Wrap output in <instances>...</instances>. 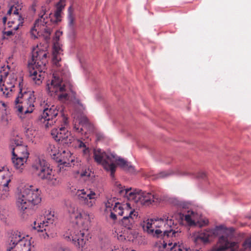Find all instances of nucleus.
<instances>
[{
	"label": "nucleus",
	"instance_id": "f257e3e1",
	"mask_svg": "<svg viewBox=\"0 0 251 251\" xmlns=\"http://www.w3.org/2000/svg\"><path fill=\"white\" fill-rule=\"evenodd\" d=\"M172 217L163 215L159 219H148L144 222L143 228L154 237L162 238V242L159 245L160 251H182L176 241L181 232L176 230Z\"/></svg>",
	"mask_w": 251,
	"mask_h": 251
},
{
	"label": "nucleus",
	"instance_id": "f03ea898",
	"mask_svg": "<svg viewBox=\"0 0 251 251\" xmlns=\"http://www.w3.org/2000/svg\"><path fill=\"white\" fill-rule=\"evenodd\" d=\"M65 5V0H59L57 2L53 15L54 19L51 17L52 13L50 12V6L48 4L42 6L39 13V18L36 20L34 26L30 30L32 37L34 39L41 36L46 38L49 37L51 32V25L58 23L61 21Z\"/></svg>",
	"mask_w": 251,
	"mask_h": 251
},
{
	"label": "nucleus",
	"instance_id": "7ed1b4c3",
	"mask_svg": "<svg viewBox=\"0 0 251 251\" xmlns=\"http://www.w3.org/2000/svg\"><path fill=\"white\" fill-rule=\"evenodd\" d=\"M68 211L71 217L76 220L77 225H81L84 228L82 230L75 229L70 232L69 236L66 238L72 241L74 245L84 251L88 244V232L87 228L91 221L92 215L78 207L74 203H70L68 206Z\"/></svg>",
	"mask_w": 251,
	"mask_h": 251
},
{
	"label": "nucleus",
	"instance_id": "20e7f679",
	"mask_svg": "<svg viewBox=\"0 0 251 251\" xmlns=\"http://www.w3.org/2000/svg\"><path fill=\"white\" fill-rule=\"evenodd\" d=\"M48 62L47 52L38 47L32 52L31 59L28 62L30 77L37 85H40L45 76L46 65Z\"/></svg>",
	"mask_w": 251,
	"mask_h": 251
},
{
	"label": "nucleus",
	"instance_id": "39448f33",
	"mask_svg": "<svg viewBox=\"0 0 251 251\" xmlns=\"http://www.w3.org/2000/svg\"><path fill=\"white\" fill-rule=\"evenodd\" d=\"M94 158L96 162L101 164L105 170L110 172L112 178L114 177L116 168L115 162H117V165L125 171L131 173L135 172L134 167L124 159L118 158L112 154H107L100 149L94 150Z\"/></svg>",
	"mask_w": 251,
	"mask_h": 251
},
{
	"label": "nucleus",
	"instance_id": "423d86ee",
	"mask_svg": "<svg viewBox=\"0 0 251 251\" xmlns=\"http://www.w3.org/2000/svg\"><path fill=\"white\" fill-rule=\"evenodd\" d=\"M41 191L32 186L25 187L20 189L17 196V205L22 212L31 208L33 205L40 203Z\"/></svg>",
	"mask_w": 251,
	"mask_h": 251
},
{
	"label": "nucleus",
	"instance_id": "0eeeda50",
	"mask_svg": "<svg viewBox=\"0 0 251 251\" xmlns=\"http://www.w3.org/2000/svg\"><path fill=\"white\" fill-rule=\"evenodd\" d=\"M31 172L38 178L46 180L50 185H57L59 180L53 174L52 169L50 164L42 158H37L31 166Z\"/></svg>",
	"mask_w": 251,
	"mask_h": 251
},
{
	"label": "nucleus",
	"instance_id": "6e6552de",
	"mask_svg": "<svg viewBox=\"0 0 251 251\" xmlns=\"http://www.w3.org/2000/svg\"><path fill=\"white\" fill-rule=\"evenodd\" d=\"M120 193L130 201L139 203L140 204L149 206L153 202H158V196L151 193L142 192L141 191H132L131 188L122 189Z\"/></svg>",
	"mask_w": 251,
	"mask_h": 251
},
{
	"label": "nucleus",
	"instance_id": "1a4fd4ad",
	"mask_svg": "<svg viewBox=\"0 0 251 251\" xmlns=\"http://www.w3.org/2000/svg\"><path fill=\"white\" fill-rule=\"evenodd\" d=\"M31 238L28 235L23 236L20 232L15 231L9 237L7 251H30Z\"/></svg>",
	"mask_w": 251,
	"mask_h": 251
},
{
	"label": "nucleus",
	"instance_id": "9d476101",
	"mask_svg": "<svg viewBox=\"0 0 251 251\" xmlns=\"http://www.w3.org/2000/svg\"><path fill=\"white\" fill-rule=\"evenodd\" d=\"M19 94L15 100L16 107L21 113H31L34 109L35 98L31 92H22L21 83H19Z\"/></svg>",
	"mask_w": 251,
	"mask_h": 251
},
{
	"label": "nucleus",
	"instance_id": "9b49d317",
	"mask_svg": "<svg viewBox=\"0 0 251 251\" xmlns=\"http://www.w3.org/2000/svg\"><path fill=\"white\" fill-rule=\"evenodd\" d=\"M22 82H17V77L14 74H9L8 73L3 70L0 72V88L3 94L6 97L11 96L13 91H15L16 86L19 88V83ZM22 88V87L21 86Z\"/></svg>",
	"mask_w": 251,
	"mask_h": 251
},
{
	"label": "nucleus",
	"instance_id": "f8f14e48",
	"mask_svg": "<svg viewBox=\"0 0 251 251\" xmlns=\"http://www.w3.org/2000/svg\"><path fill=\"white\" fill-rule=\"evenodd\" d=\"M53 212L48 210L45 212L44 220L37 222L35 221L33 228L37 230L39 236L44 239L49 237V234L54 227Z\"/></svg>",
	"mask_w": 251,
	"mask_h": 251
},
{
	"label": "nucleus",
	"instance_id": "ddd939ff",
	"mask_svg": "<svg viewBox=\"0 0 251 251\" xmlns=\"http://www.w3.org/2000/svg\"><path fill=\"white\" fill-rule=\"evenodd\" d=\"M61 114L63 125L59 128H53L51 131V135L56 141L60 142L63 145L69 146L73 141L74 137L65 126L68 123L67 118L62 113Z\"/></svg>",
	"mask_w": 251,
	"mask_h": 251
},
{
	"label": "nucleus",
	"instance_id": "4468645a",
	"mask_svg": "<svg viewBox=\"0 0 251 251\" xmlns=\"http://www.w3.org/2000/svg\"><path fill=\"white\" fill-rule=\"evenodd\" d=\"M72 194L75 195L79 202L88 207H92L96 204L97 199L95 192L89 189H77L74 187H70Z\"/></svg>",
	"mask_w": 251,
	"mask_h": 251
},
{
	"label": "nucleus",
	"instance_id": "2eb2a0df",
	"mask_svg": "<svg viewBox=\"0 0 251 251\" xmlns=\"http://www.w3.org/2000/svg\"><path fill=\"white\" fill-rule=\"evenodd\" d=\"M224 230V226H220L213 229H207L196 233L192 237V240L196 245L206 244L210 240L222 234Z\"/></svg>",
	"mask_w": 251,
	"mask_h": 251
},
{
	"label": "nucleus",
	"instance_id": "dca6fc26",
	"mask_svg": "<svg viewBox=\"0 0 251 251\" xmlns=\"http://www.w3.org/2000/svg\"><path fill=\"white\" fill-rule=\"evenodd\" d=\"M58 112L59 110L54 105L47 107L39 117V121L44 124L46 128H49L56 122L55 118L58 114Z\"/></svg>",
	"mask_w": 251,
	"mask_h": 251
},
{
	"label": "nucleus",
	"instance_id": "f3484780",
	"mask_svg": "<svg viewBox=\"0 0 251 251\" xmlns=\"http://www.w3.org/2000/svg\"><path fill=\"white\" fill-rule=\"evenodd\" d=\"M13 175L7 171H3L0 169V199H5L9 195V189L11 186Z\"/></svg>",
	"mask_w": 251,
	"mask_h": 251
},
{
	"label": "nucleus",
	"instance_id": "a211bd4d",
	"mask_svg": "<svg viewBox=\"0 0 251 251\" xmlns=\"http://www.w3.org/2000/svg\"><path fill=\"white\" fill-rule=\"evenodd\" d=\"M65 85L62 84V78L53 74L52 78L47 83L46 89L50 96L57 95L58 93L65 91Z\"/></svg>",
	"mask_w": 251,
	"mask_h": 251
},
{
	"label": "nucleus",
	"instance_id": "6ab92c4d",
	"mask_svg": "<svg viewBox=\"0 0 251 251\" xmlns=\"http://www.w3.org/2000/svg\"><path fill=\"white\" fill-rule=\"evenodd\" d=\"M56 162L60 163V165H62V167H60L61 168H63V167H71L74 165L75 157L72 156L71 152L68 151H63L62 152H59L56 157H55Z\"/></svg>",
	"mask_w": 251,
	"mask_h": 251
},
{
	"label": "nucleus",
	"instance_id": "aec40b11",
	"mask_svg": "<svg viewBox=\"0 0 251 251\" xmlns=\"http://www.w3.org/2000/svg\"><path fill=\"white\" fill-rule=\"evenodd\" d=\"M19 8L17 7L12 6L7 12V15H11L12 14V16L14 17L15 21L11 22V23L15 25L13 27V29L15 31L18 30L20 26H22L24 22V18L21 15V13L19 12Z\"/></svg>",
	"mask_w": 251,
	"mask_h": 251
},
{
	"label": "nucleus",
	"instance_id": "412c9836",
	"mask_svg": "<svg viewBox=\"0 0 251 251\" xmlns=\"http://www.w3.org/2000/svg\"><path fill=\"white\" fill-rule=\"evenodd\" d=\"M21 142V141H15L16 146L14 147H12V156L28 158L29 153L27 151V146L22 145Z\"/></svg>",
	"mask_w": 251,
	"mask_h": 251
},
{
	"label": "nucleus",
	"instance_id": "4be33fe9",
	"mask_svg": "<svg viewBox=\"0 0 251 251\" xmlns=\"http://www.w3.org/2000/svg\"><path fill=\"white\" fill-rule=\"evenodd\" d=\"M234 246V242H229L227 237L222 235L219 239L216 250L217 251H224L228 248L233 247Z\"/></svg>",
	"mask_w": 251,
	"mask_h": 251
},
{
	"label": "nucleus",
	"instance_id": "5701e85b",
	"mask_svg": "<svg viewBox=\"0 0 251 251\" xmlns=\"http://www.w3.org/2000/svg\"><path fill=\"white\" fill-rule=\"evenodd\" d=\"M28 158L25 157H20L12 156V162L15 169L21 172L25 167V164Z\"/></svg>",
	"mask_w": 251,
	"mask_h": 251
},
{
	"label": "nucleus",
	"instance_id": "b1692460",
	"mask_svg": "<svg viewBox=\"0 0 251 251\" xmlns=\"http://www.w3.org/2000/svg\"><path fill=\"white\" fill-rule=\"evenodd\" d=\"M124 207L122 211L123 214L122 215L123 217H130V216L133 217H138V212L134 209L131 208L129 203H127L124 204Z\"/></svg>",
	"mask_w": 251,
	"mask_h": 251
},
{
	"label": "nucleus",
	"instance_id": "393cba45",
	"mask_svg": "<svg viewBox=\"0 0 251 251\" xmlns=\"http://www.w3.org/2000/svg\"><path fill=\"white\" fill-rule=\"evenodd\" d=\"M25 133L29 140H32L36 135V129L32 126V123L28 122L27 124H25Z\"/></svg>",
	"mask_w": 251,
	"mask_h": 251
},
{
	"label": "nucleus",
	"instance_id": "a878e982",
	"mask_svg": "<svg viewBox=\"0 0 251 251\" xmlns=\"http://www.w3.org/2000/svg\"><path fill=\"white\" fill-rule=\"evenodd\" d=\"M47 151L55 160V157L59 154V147L56 144L49 143L47 147Z\"/></svg>",
	"mask_w": 251,
	"mask_h": 251
},
{
	"label": "nucleus",
	"instance_id": "bb28decb",
	"mask_svg": "<svg viewBox=\"0 0 251 251\" xmlns=\"http://www.w3.org/2000/svg\"><path fill=\"white\" fill-rule=\"evenodd\" d=\"M137 217H123L121 220L122 225L127 229H131L132 227V225L135 222V220Z\"/></svg>",
	"mask_w": 251,
	"mask_h": 251
},
{
	"label": "nucleus",
	"instance_id": "cd10ccee",
	"mask_svg": "<svg viewBox=\"0 0 251 251\" xmlns=\"http://www.w3.org/2000/svg\"><path fill=\"white\" fill-rule=\"evenodd\" d=\"M78 148L81 149L85 155H88L90 152V149L88 147V144L87 142H83L81 140L78 139L76 141Z\"/></svg>",
	"mask_w": 251,
	"mask_h": 251
},
{
	"label": "nucleus",
	"instance_id": "c85d7f7f",
	"mask_svg": "<svg viewBox=\"0 0 251 251\" xmlns=\"http://www.w3.org/2000/svg\"><path fill=\"white\" fill-rule=\"evenodd\" d=\"M124 206L122 205L119 202H115L113 207V211L116 214L120 216H122L123 209H124Z\"/></svg>",
	"mask_w": 251,
	"mask_h": 251
},
{
	"label": "nucleus",
	"instance_id": "c756f323",
	"mask_svg": "<svg viewBox=\"0 0 251 251\" xmlns=\"http://www.w3.org/2000/svg\"><path fill=\"white\" fill-rule=\"evenodd\" d=\"M174 174V172L172 170L162 171L156 175V177L158 178H163Z\"/></svg>",
	"mask_w": 251,
	"mask_h": 251
},
{
	"label": "nucleus",
	"instance_id": "7c9ffc66",
	"mask_svg": "<svg viewBox=\"0 0 251 251\" xmlns=\"http://www.w3.org/2000/svg\"><path fill=\"white\" fill-rule=\"evenodd\" d=\"M114 205V201L112 200H109L105 203V210L110 211L112 210Z\"/></svg>",
	"mask_w": 251,
	"mask_h": 251
},
{
	"label": "nucleus",
	"instance_id": "2f4dec72",
	"mask_svg": "<svg viewBox=\"0 0 251 251\" xmlns=\"http://www.w3.org/2000/svg\"><path fill=\"white\" fill-rule=\"evenodd\" d=\"M243 247L244 250L251 248V235L246 239L243 243Z\"/></svg>",
	"mask_w": 251,
	"mask_h": 251
},
{
	"label": "nucleus",
	"instance_id": "473e14b6",
	"mask_svg": "<svg viewBox=\"0 0 251 251\" xmlns=\"http://www.w3.org/2000/svg\"><path fill=\"white\" fill-rule=\"evenodd\" d=\"M185 221L190 225H192L195 224V222L192 219V216L190 214H187L185 216Z\"/></svg>",
	"mask_w": 251,
	"mask_h": 251
},
{
	"label": "nucleus",
	"instance_id": "72a5a7b5",
	"mask_svg": "<svg viewBox=\"0 0 251 251\" xmlns=\"http://www.w3.org/2000/svg\"><path fill=\"white\" fill-rule=\"evenodd\" d=\"M195 176L197 178L199 179H204L206 177L205 173L203 172H198L196 175H195Z\"/></svg>",
	"mask_w": 251,
	"mask_h": 251
},
{
	"label": "nucleus",
	"instance_id": "f704fd0d",
	"mask_svg": "<svg viewBox=\"0 0 251 251\" xmlns=\"http://www.w3.org/2000/svg\"><path fill=\"white\" fill-rule=\"evenodd\" d=\"M79 124H82L83 126L89 124V121L86 117H83L81 120L79 122Z\"/></svg>",
	"mask_w": 251,
	"mask_h": 251
},
{
	"label": "nucleus",
	"instance_id": "c9c22d12",
	"mask_svg": "<svg viewBox=\"0 0 251 251\" xmlns=\"http://www.w3.org/2000/svg\"><path fill=\"white\" fill-rule=\"evenodd\" d=\"M68 96V95L67 93H63L62 94L59 95L58 98L61 100H66L67 99Z\"/></svg>",
	"mask_w": 251,
	"mask_h": 251
},
{
	"label": "nucleus",
	"instance_id": "e433bc0d",
	"mask_svg": "<svg viewBox=\"0 0 251 251\" xmlns=\"http://www.w3.org/2000/svg\"><path fill=\"white\" fill-rule=\"evenodd\" d=\"M5 114V110L0 108V120H2Z\"/></svg>",
	"mask_w": 251,
	"mask_h": 251
},
{
	"label": "nucleus",
	"instance_id": "4c0bfd02",
	"mask_svg": "<svg viewBox=\"0 0 251 251\" xmlns=\"http://www.w3.org/2000/svg\"><path fill=\"white\" fill-rule=\"evenodd\" d=\"M111 213L110 215V217L111 219L113 220H115L117 219V214L113 211H110Z\"/></svg>",
	"mask_w": 251,
	"mask_h": 251
},
{
	"label": "nucleus",
	"instance_id": "58836bf2",
	"mask_svg": "<svg viewBox=\"0 0 251 251\" xmlns=\"http://www.w3.org/2000/svg\"><path fill=\"white\" fill-rule=\"evenodd\" d=\"M74 129L77 132H81L83 131L82 127L80 128L76 124L74 125Z\"/></svg>",
	"mask_w": 251,
	"mask_h": 251
},
{
	"label": "nucleus",
	"instance_id": "ea45409f",
	"mask_svg": "<svg viewBox=\"0 0 251 251\" xmlns=\"http://www.w3.org/2000/svg\"><path fill=\"white\" fill-rule=\"evenodd\" d=\"M58 251H72V250L68 248H60Z\"/></svg>",
	"mask_w": 251,
	"mask_h": 251
},
{
	"label": "nucleus",
	"instance_id": "a19ab883",
	"mask_svg": "<svg viewBox=\"0 0 251 251\" xmlns=\"http://www.w3.org/2000/svg\"><path fill=\"white\" fill-rule=\"evenodd\" d=\"M177 174L178 175H182V176H186V175H188L189 174L188 173L186 172H179L178 171L177 172Z\"/></svg>",
	"mask_w": 251,
	"mask_h": 251
},
{
	"label": "nucleus",
	"instance_id": "79ce46f5",
	"mask_svg": "<svg viewBox=\"0 0 251 251\" xmlns=\"http://www.w3.org/2000/svg\"><path fill=\"white\" fill-rule=\"evenodd\" d=\"M5 34L7 35V36H11L13 34V31L12 30H10V31H7L5 32Z\"/></svg>",
	"mask_w": 251,
	"mask_h": 251
},
{
	"label": "nucleus",
	"instance_id": "37998d69",
	"mask_svg": "<svg viewBox=\"0 0 251 251\" xmlns=\"http://www.w3.org/2000/svg\"><path fill=\"white\" fill-rule=\"evenodd\" d=\"M70 25L73 24V19L71 17H70Z\"/></svg>",
	"mask_w": 251,
	"mask_h": 251
},
{
	"label": "nucleus",
	"instance_id": "c03bdc74",
	"mask_svg": "<svg viewBox=\"0 0 251 251\" xmlns=\"http://www.w3.org/2000/svg\"><path fill=\"white\" fill-rule=\"evenodd\" d=\"M203 223H204V224H203L204 225H206L208 224V221L207 220H206L204 221Z\"/></svg>",
	"mask_w": 251,
	"mask_h": 251
},
{
	"label": "nucleus",
	"instance_id": "a18cd8bd",
	"mask_svg": "<svg viewBox=\"0 0 251 251\" xmlns=\"http://www.w3.org/2000/svg\"><path fill=\"white\" fill-rule=\"evenodd\" d=\"M56 61H57V62L58 61V60L57 59L56 57H53V61H54L55 63H56V62H55V61H56Z\"/></svg>",
	"mask_w": 251,
	"mask_h": 251
},
{
	"label": "nucleus",
	"instance_id": "49530a36",
	"mask_svg": "<svg viewBox=\"0 0 251 251\" xmlns=\"http://www.w3.org/2000/svg\"><path fill=\"white\" fill-rule=\"evenodd\" d=\"M54 48L55 49V50H56L57 51H58V49H57V48L56 47V46H54Z\"/></svg>",
	"mask_w": 251,
	"mask_h": 251
},
{
	"label": "nucleus",
	"instance_id": "de8ad7c7",
	"mask_svg": "<svg viewBox=\"0 0 251 251\" xmlns=\"http://www.w3.org/2000/svg\"><path fill=\"white\" fill-rule=\"evenodd\" d=\"M191 214L193 215L194 214V212H191Z\"/></svg>",
	"mask_w": 251,
	"mask_h": 251
},
{
	"label": "nucleus",
	"instance_id": "09e8293b",
	"mask_svg": "<svg viewBox=\"0 0 251 251\" xmlns=\"http://www.w3.org/2000/svg\"><path fill=\"white\" fill-rule=\"evenodd\" d=\"M9 27H12V25H9Z\"/></svg>",
	"mask_w": 251,
	"mask_h": 251
},
{
	"label": "nucleus",
	"instance_id": "8fccbe9b",
	"mask_svg": "<svg viewBox=\"0 0 251 251\" xmlns=\"http://www.w3.org/2000/svg\"><path fill=\"white\" fill-rule=\"evenodd\" d=\"M77 103H78L79 104H80V103H79V101L78 100L77 101Z\"/></svg>",
	"mask_w": 251,
	"mask_h": 251
},
{
	"label": "nucleus",
	"instance_id": "3c124183",
	"mask_svg": "<svg viewBox=\"0 0 251 251\" xmlns=\"http://www.w3.org/2000/svg\"><path fill=\"white\" fill-rule=\"evenodd\" d=\"M8 25H10V22H8Z\"/></svg>",
	"mask_w": 251,
	"mask_h": 251
}]
</instances>
